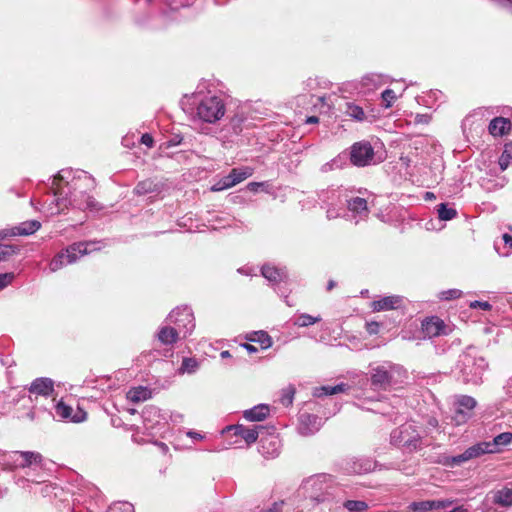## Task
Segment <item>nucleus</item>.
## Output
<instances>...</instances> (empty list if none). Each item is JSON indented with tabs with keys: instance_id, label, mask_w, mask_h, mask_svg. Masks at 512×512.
<instances>
[{
	"instance_id": "nucleus-1",
	"label": "nucleus",
	"mask_w": 512,
	"mask_h": 512,
	"mask_svg": "<svg viewBox=\"0 0 512 512\" xmlns=\"http://www.w3.org/2000/svg\"><path fill=\"white\" fill-rule=\"evenodd\" d=\"M54 194L50 203H45L44 212L57 215L69 207L80 210H99V203L90 195L95 187L91 175L83 170L62 169L53 178Z\"/></svg>"
},
{
	"instance_id": "nucleus-2",
	"label": "nucleus",
	"mask_w": 512,
	"mask_h": 512,
	"mask_svg": "<svg viewBox=\"0 0 512 512\" xmlns=\"http://www.w3.org/2000/svg\"><path fill=\"white\" fill-rule=\"evenodd\" d=\"M334 480L331 475L318 474L305 479L300 488L299 493L304 497V507L309 510L332 511L334 505Z\"/></svg>"
},
{
	"instance_id": "nucleus-3",
	"label": "nucleus",
	"mask_w": 512,
	"mask_h": 512,
	"mask_svg": "<svg viewBox=\"0 0 512 512\" xmlns=\"http://www.w3.org/2000/svg\"><path fill=\"white\" fill-rule=\"evenodd\" d=\"M195 109L194 121L202 125L200 130L204 134H210L207 125L219 123L226 114V102L224 97L217 92L198 89L192 96Z\"/></svg>"
},
{
	"instance_id": "nucleus-4",
	"label": "nucleus",
	"mask_w": 512,
	"mask_h": 512,
	"mask_svg": "<svg viewBox=\"0 0 512 512\" xmlns=\"http://www.w3.org/2000/svg\"><path fill=\"white\" fill-rule=\"evenodd\" d=\"M370 378L366 379L370 383L373 391H386L390 386L396 384L406 374L402 366L392 362H383L377 366H371Z\"/></svg>"
},
{
	"instance_id": "nucleus-5",
	"label": "nucleus",
	"mask_w": 512,
	"mask_h": 512,
	"mask_svg": "<svg viewBox=\"0 0 512 512\" xmlns=\"http://www.w3.org/2000/svg\"><path fill=\"white\" fill-rule=\"evenodd\" d=\"M349 190L343 186L328 187L318 193V200L321 207L326 210L327 219L333 220L345 216V206Z\"/></svg>"
},
{
	"instance_id": "nucleus-6",
	"label": "nucleus",
	"mask_w": 512,
	"mask_h": 512,
	"mask_svg": "<svg viewBox=\"0 0 512 512\" xmlns=\"http://www.w3.org/2000/svg\"><path fill=\"white\" fill-rule=\"evenodd\" d=\"M100 248L99 242L95 241L74 243L54 256L49 263V269L51 272H56L65 265L76 262L79 257Z\"/></svg>"
},
{
	"instance_id": "nucleus-7",
	"label": "nucleus",
	"mask_w": 512,
	"mask_h": 512,
	"mask_svg": "<svg viewBox=\"0 0 512 512\" xmlns=\"http://www.w3.org/2000/svg\"><path fill=\"white\" fill-rule=\"evenodd\" d=\"M391 444L403 447L409 452L416 451L421 445V436L418 426L408 422L394 429L390 434Z\"/></svg>"
},
{
	"instance_id": "nucleus-8",
	"label": "nucleus",
	"mask_w": 512,
	"mask_h": 512,
	"mask_svg": "<svg viewBox=\"0 0 512 512\" xmlns=\"http://www.w3.org/2000/svg\"><path fill=\"white\" fill-rule=\"evenodd\" d=\"M487 362L483 357L472 356L465 353L460 360V372L464 383L479 385L487 369Z\"/></svg>"
},
{
	"instance_id": "nucleus-9",
	"label": "nucleus",
	"mask_w": 512,
	"mask_h": 512,
	"mask_svg": "<svg viewBox=\"0 0 512 512\" xmlns=\"http://www.w3.org/2000/svg\"><path fill=\"white\" fill-rule=\"evenodd\" d=\"M29 399L34 406L32 410L27 414V416L31 419H35L36 411L40 410V407L43 405H39V398H43L47 402L50 400L49 398H53L55 393L54 381L48 377H39L34 379L28 387Z\"/></svg>"
},
{
	"instance_id": "nucleus-10",
	"label": "nucleus",
	"mask_w": 512,
	"mask_h": 512,
	"mask_svg": "<svg viewBox=\"0 0 512 512\" xmlns=\"http://www.w3.org/2000/svg\"><path fill=\"white\" fill-rule=\"evenodd\" d=\"M40 410L47 411L53 417H58L62 420H70L74 423L82 422L86 419V412L79 409L75 414H72L73 408L66 405L62 400L56 401L53 397L48 401V404L42 405Z\"/></svg>"
},
{
	"instance_id": "nucleus-11",
	"label": "nucleus",
	"mask_w": 512,
	"mask_h": 512,
	"mask_svg": "<svg viewBox=\"0 0 512 512\" xmlns=\"http://www.w3.org/2000/svg\"><path fill=\"white\" fill-rule=\"evenodd\" d=\"M166 322L173 324L184 338L190 335L195 328L192 310L187 306L172 310L166 318Z\"/></svg>"
},
{
	"instance_id": "nucleus-12",
	"label": "nucleus",
	"mask_w": 512,
	"mask_h": 512,
	"mask_svg": "<svg viewBox=\"0 0 512 512\" xmlns=\"http://www.w3.org/2000/svg\"><path fill=\"white\" fill-rule=\"evenodd\" d=\"M494 505H498L503 508H509L512 506V488L504 486L497 490H492L486 494L483 499L480 510L482 512H497Z\"/></svg>"
},
{
	"instance_id": "nucleus-13",
	"label": "nucleus",
	"mask_w": 512,
	"mask_h": 512,
	"mask_svg": "<svg viewBox=\"0 0 512 512\" xmlns=\"http://www.w3.org/2000/svg\"><path fill=\"white\" fill-rule=\"evenodd\" d=\"M369 213L367 200L356 195L354 190H349L345 206V216L354 221L355 224H358L360 221L366 220Z\"/></svg>"
},
{
	"instance_id": "nucleus-14",
	"label": "nucleus",
	"mask_w": 512,
	"mask_h": 512,
	"mask_svg": "<svg viewBox=\"0 0 512 512\" xmlns=\"http://www.w3.org/2000/svg\"><path fill=\"white\" fill-rule=\"evenodd\" d=\"M374 149L367 141L354 143L350 149V160L353 165L364 167L374 162Z\"/></svg>"
},
{
	"instance_id": "nucleus-15",
	"label": "nucleus",
	"mask_w": 512,
	"mask_h": 512,
	"mask_svg": "<svg viewBox=\"0 0 512 512\" xmlns=\"http://www.w3.org/2000/svg\"><path fill=\"white\" fill-rule=\"evenodd\" d=\"M492 454V450L490 448V444L488 441L479 442L469 448H467L463 453L453 456L448 460V464L452 467L459 466L464 462H467L471 459L478 458L484 454Z\"/></svg>"
},
{
	"instance_id": "nucleus-16",
	"label": "nucleus",
	"mask_w": 512,
	"mask_h": 512,
	"mask_svg": "<svg viewBox=\"0 0 512 512\" xmlns=\"http://www.w3.org/2000/svg\"><path fill=\"white\" fill-rule=\"evenodd\" d=\"M378 467L376 461L367 457H353L345 461L343 470L348 474H365Z\"/></svg>"
},
{
	"instance_id": "nucleus-17",
	"label": "nucleus",
	"mask_w": 512,
	"mask_h": 512,
	"mask_svg": "<svg viewBox=\"0 0 512 512\" xmlns=\"http://www.w3.org/2000/svg\"><path fill=\"white\" fill-rule=\"evenodd\" d=\"M142 417L146 429L151 432L155 429L160 430L168 421L167 413H162L161 410L155 406L146 407Z\"/></svg>"
},
{
	"instance_id": "nucleus-18",
	"label": "nucleus",
	"mask_w": 512,
	"mask_h": 512,
	"mask_svg": "<svg viewBox=\"0 0 512 512\" xmlns=\"http://www.w3.org/2000/svg\"><path fill=\"white\" fill-rule=\"evenodd\" d=\"M322 426V419L314 414L302 413L299 416L298 432L302 436L315 434Z\"/></svg>"
},
{
	"instance_id": "nucleus-19",
	"label": "nucleus",
	"mask_w": 512,
	"mask_h": 512,
	"mask_svg": "<svg viewBox=\"0 0 512 512\" xmlns=\"http://www.w3.org/2000/svg\"><path fill=\"white\" fill-rule=\"evenodd\" d=\"M259 452L265 458H275L280 453V440L275 435L262 437L259 445Z\"/></svg>"
},
{
	"instance_id": "nucleus-20",
	"label": "nucleus",
	"mask_w": 512,
	"mask_h": 512,
	"mask_svg": "<svg viewBox=\"0 0 512 512\" xmlns=\"http://www.w3.org/2000/svg\"><path fill=\"white\" fill-rule=\"evenodd\" d=\"M261 274L273 285H278L282 282L286 283L288 279L286 268H279L271 264L263 265L261 268Z\"/></svg>"
},
{
	"instance_id": "nucleus-21",
	"label": "nucleus",
	"mask_w": 512,
	"mask_h": 512,
	"mask_svg": "<svg viewBox=\"0 0 512 512\" xmlns=\"http://www.w3.org/2000/svg\"><path fill=\"white\" fill-rule=\"evenodd\" d=\"M262 425L247 428L243 425H234L227 427L228 431H233L235 436L241 437L248 445L254 443L258 439L259 431L263 430Z\"/></svg>"
},
{
	"instance_id": "nucleus-22",
	"label": "nucleus",
	"mask_w": 512,
	"mask_h": 512,
	"mask_svg": "<svg viewBox=\"0 0 512 512\" xmlns=\"http://www.w3.org/2000/svg\"><path fill=\"white\" fill-rule=\"evenodd\" d=\"M16 456V466L15 468H27L32 465H40L42 462V455L38 452L32 451H19Z\"/></svg>"
},
{
	"instance_id": "nucleus-23",
	"label": "nucleus",
	"mask_w": 512,
	"mask_h": 512,
	"mask_svg": "<svg viewBox=\"0 0 512 512\" xmlns=\"http://www.w3.org/2000/svg\"><path fill=\"white\" fill-rule=\"evenodd\" d=\"M170 325H162L158 330L157 339L163 345H172L180 338V331Z\"/></svg>"
},
{
	"instance_id": "nucleus-24",
	"label": "nucleus",
	"mask_w": 512,
	"mask_h": 512,
	"mask_svg": "<svg viewBox=\"0 0 512 512\" xmlns=\"http://www.w3.org/2000/svg\"><path fill=\"white\" fill-rule=\"evenodd\" d=\"M402 305V297L397 295L385 296L379 300L372 302V309L374 311H387L397 309Z\"/></svg>"
},
{
	"instance_id": "nucleus-25",
	"label": "nucleus",
	"mask_w": 512,
	"mask_h": 512,
	"mask_svg": "<svg viewBox=\"0 0 512 512\" xmlns=\"http://www.w3.org/2000/svg\"><path fill=\"white\" fill-rule=\"evenodd\" d=\"M511 128L509 119L504 117H496L491 120L488 126L489 133L493 136H503L508 133Z\"/></svg>"
},
{
	"instance_id": "nucleus-26",
	"label": "nucleus",
	"mask_w": 512,
	"mask_h": 512,
	"mask_svg": "<svg viewBox=\"0 0 512 512\" xmlns=\"http://www.w3.org/2000/svg\"><path fill=\"white\" fill-rule=\"evenodd\" d=\"M40 227L41 224L37 220L25 221L19 224L18 226L13 227L11 229V234L13 236H28L38 231Z\"/></svg>"
},
{
	"instance_id": "nucleus-27",
	"label": "nucleus",
	"mask_w": 512,
	"mask_h": 512,
	"mask_svg": "<svg viewBox=\"0 0 512 512\" xmlns=\"http://www.w3.org/2000/svg\"><path fill=\"white\" fill-rule=\"evenodd\" d=\"M269 414V407L265 404H259L251 409L245 410L243 416L249 421H262Z\"/></svg>"
},
{
	"instance_id": "nucleus-28",
	"label": "nucleus",
	"mask_w": 512,
	"mask_h": 512,
	"mask_svg": "<svg viewBox=\"0 0 512 512\" xmlns=\"http://www.w3.org/2000/svg\"><path fill=\"white\" fill-rule=\"evenodd\" d=\"M349 388H350L349 385H347L345 383H340L335 386H330V385L320 386V387H316L314 389L313 395L315 397L329 396V395H334V394H338V393H344Z\"/></svg>"
},
{
	"instance_id": "nucleus-29",
	"label": "nucleus",
	"mask_w": 512,
	"mask_h": 512,
	"mask_svg": "<svg viewBox=\"0 0 512 512\" xmlns=\"http://www.w3.org/2000/svg\"><path fill=\"white\" fill-rule=\"evenodd\" d=\"M253 173V168L245 166L240 168H233L227 176L231 181L232 185L235 186L244 181L245 179L249 178L250 176H252Z\"/></svg>"
},
{
	"instance_id": "nucleus-30",
	"label": "nucleus",
	"mask_w": 512,
	"mask_h": 512,
	"mask_svg": "<svg viewBox=\"0 0 512 512\" xmlns=\"http://www.w3.org/2000/svg\"><path fill=\"white\" fill-rule=\"evenodd\" d=\"M151 390L147 387L138 386L133 387L127 392V399L133 403L146 401L151 398Z\"/></svg>"
},
{
	"instance_id": "nucleus-31",
	"label": "nucleus",
	"mask_w": 512,
	"mask_h": 512,
	"mask_svg": "<svg viewBox=\"0 0 512 512\" xmlns=\"http://www.w3.org/2000/svg\"><path fill=\"white\" fill-rule=\"evenodd\" d=\"M386 83V77L377 73H369L362 77L361 84L367 90L375 89Z\"/></svg>"
},
{
	"instance_id": "nucleus-32",
	"label": "nucleus",
	"mask_w": 512,
	"mask_h": 512,
	"mask_svg": "<svg viewBox=\"0 0 512 512\" xmlns=\"http://www.w3.org/2000/svg\"><path fill=\"white\" fill-rule=\"evenodd\" d=\"M512 442V433L503 432L493 438L492 441H488L492 453H498L502 447L509 445Z\"/></svg>"
},
{
	"instance_id": "nucleus-33",
	"label": "nucleus",
	"mask_w": 512,
	"mask_h": 512,
	"mask_svg": "<svg viewBox=\"0 0 512 512\" xmlns=\"http://www.w3.org/2000/svg\"><path fill=\"white\" fill-rule=\"evenodd\" d=\"M135 193L138 195H145L159 191V183L152 179H146L139 182L135 189Z\"/></svg>"
},
{
	"instance_id": "nucleus-34",
	"label": "nucleus",
	"mask_w": 512,
	"mask_h": 512,
	"mask_svg": "<svg viewBox=\"0 0 512 512\" xmlns=\"http://www.w3.org/2000/svg\"><path fill=\"white\" fill-rule=\"evenodd\" d=\"M19 451L2 452L0 450V467L2 470H15L16 456Z\"/></svg>"
},
{
	"instance_id": "nucleus-35",
	"label": "nucleus",
	"mask_w": 512,
	"mask_h": 512,
	"mask_svg": "<svg viewBox=\"0 0 512 512\" xmlns=\"http://www.w3.org/2000/svg\"><path fill=\"white\" fill-rule=\"evenodd\" d=\"M458 409H457V418L461 417V419L465 418L464 410L466 409L468 411L472 410L476 406V400L467 395H462L458 399Z\"/></svg>"
},
{
	"instance_id": "nucleus-36",
	"label": "nucleus",
	"mask_w": 512,
	"mask_h": 512,
	"mask_svg": "<svg viewBox=\"0 0 512 512\" xmlns=\"http://www.w3.org/2000/svg\"><path fill=\"white\" fill-rule=\"evenodd\" d=\"M247 339L249 341L259 343L261 345L262 349H268L273 344L272 338L265 331L253 332V334L251 336H249Z\"/></svg>"
},
{
	"instance_id": "nucleus-37",
	"label": "nucleus",
	"mask_w": 512,
	"mask_h": 512,
	"mask_svg": "<svg viewBox=\"0 0 512 512\" xmlns=\"http://www.w3.org/2000/svg\"><path fill=\"white\" fill-rule=\"evenodd\" d=\"M503 247H500L499 242L494 243V248L500 256L507 257L512 253V236L505 233L502 236Z\"/></svg>"
},
{
	"instance_id": "nucleus-38",
	"label": "nucleus",
	"mask_w": 512,
	"mask_h": 512,
	"mask_svg": "<svg viewBox=\"0 0 512 512\" xmlns=\"http://www.w3.org/2000/svg\"><path fill=\"white\" fill-rule=\"evenodd\" d=\"M512 160V141L508 142L504 146V150L499 158V166L502 171L506 170Z\"/></svg>"
},
{
	"instance_id": "nucleus-39",
	"label": "nucleus",
	"mask_w": 512,
	"mask_h": 512,
	"mask_svg": "<svg viewBox=\"0 0 512 512\" xmlns=\"http://www.w3.org/2000/svg\"><path fill=\"white\" fill-rule=\"evenodd\" d=\"M345 113H346V115H348L349 117H351L357 121H362L365 119V112H364L363 108L354 103H350V102L346 103Z\"/></svg>"
},
{
	"instance_id": "nucleus-40",
	"label": "nucleus",
	"mask_w": 512,
	"mask_h": 512,
	"mask_svg": "<svg viewBox=\"0 0 512 512\" xmlns=\"http://www.w3.org/2000/svg\"><path fill=\"white\" fill-rule=\"evenodd\" d=\"M437 211L439 219L444 221L452 220L457 215V211L452 207H448L445 203L439 204Z\"/></svg>"
},
{
	"instance_id": "nucleus-41",
	"label": "nucleus",
	"mask_w": 512,
	"mask_h": 512,
	"mask_svg": "<svg viewBox=\"0 0 512 512\" xmlns=\"http://www.w3.org/2000/svg\"><path fill=\"white\" fill-rule=\"evenodd\" d=\"M343 506L349 512H365L368 509V504L361 500H347Z\"/></svg>"
},
{
	"instance_id": "nucleus-42",
	"label": "nucleus",
	"mask_w": 512,
	"mask_h": 512,
	"mask_svg": "<svg viewBox=\"0 0 512 512\" xmlns=\"http://www.w3.org/2000/svg\"><path fill=\"white\" fill-rule=\"evenodd\" d=\"M409 511L412 512H428L434 509L433 500L412 502L408 506Z\"/></svg>"
},
{
	"instance_id": "nucleus-43",
	"label": "nucleus",
	"mask_w": 512,
	"mask_h": 512,
	"mask_svg": "<svg viewBox=\"0 0 512 512\" xmlns=\"http://www.w3.org/2000/svg\"><path fill=\"white\" fill-rule=\"evenodd\" d=\"M19 252V248L15 245L0 244V262L7 261Z\"/></svg>"
},
{
	"instance_id": "nucleus-44",
	"label": "nucleus",
	"mask_w": 512,
	"mask_h": 512,
	"mask_svg": "<svg viewBox=\"0 0 512 512\" xmlns=\"http://www.w3.org/2000/svg\"><path fill=\"white\" fill-rule=\"evenodd\" d=\"M199 363L195 358H184L180 367L181 373L193 374L197 371Z\"/></svg>"
},
{
	"instance_id": "nucleus-45",
	"label": "nucleus",
	"mask_w": 512,
	"mask_h": 512,
	"mask_svg": "<svg viewBox=\"0 0 512 512\" xmlns=\"http://www.w3.org/2000/svg\"><path fill=\"white\" fill-rule=\"evenodd\" d=\"M294 395L295 388L290 385L282 389L279 401L283 406L288 407L293 403Z\"/></svg>"
},
{
	"instance_id": "nucleus-46",
	"label": "nucleus",
	"mask_w": 512,
	"mask_h": 512,
	"mask_svg": "<svg viewBox=\"0 0 512 512\" xmlns=\"http://www.w3.org/2000/svg\"><path fill=\"white\" fill-rule=\"evenodd\" d=\"M319 321H321V317L319 316L314 317L309 314H301L299 317H297L294 324L298 327H307L315 323H318Z\"/></svg>"
},
{
	"instance_id": "nucleus-47",
	"label": "nucleus",
	"mask_w": 512,
	"mask_h": 512,
	"mask_svg": "<svg viewBox=\"0 0 512 512\" xmlns=\"http://www.w3.org/2000/svg\"><path fill=\"white\" fill-rule=\"evenodd\" d=\"M108 512H134V507L129 502H116L109 507Z\"/></svg>"
},
{
	"instance_id": "nucleus-48",
	"label": "nucleus",
	"mask_w": 512,
	"mask_h": 512,
	"mask_svg": "<svg viewBox=\"0 0 512 512\" xmlns=\"http://www.w3.org/2000/svg\"><path fill=\"white\" fill-rule=\"evenodd\" d=\"M231 187H233V185H232L231 181L229 180L228 176L226 175L223 178H221L220 180H218L216 183L213 184V186L211 187V191L219 192V191L229 189Z\"/></svg>"
},
{
	"instance_id": "nucleus-49",
	"label": "nucleus",
	"mask_w": 512,
	"mask_h": 512,
	"mask_svg": "<svg viewBox=\"0 0 512 512\" xmlns=\"http://www.w3.org/2000/svg\"><path fill=\"white\" fill-rule=\"evenodd\" d=\"M385 108H390L396 100V94L392 89H386L381 94Z\"/></svg>"
},
{
	"instance_id": "nucleus-50",
	"label": "nucleus",
	"mask_w": 512,
	"mask_h": 512,
	"mask_svg": "<svg viewBox=\"0 0 512 512\" xmlns=\"http://www.w3.org/2000/svg\"><path fill=\"white\" fill-rule=\"evenodd\" d=\"M341 167V161L339 158H334L326 163H324L321 167H320V171L322 173H328V172H331L333 171L334 169L336 168H340Z\"/></svg>"
},
{
	"instance_id": "nucleus-51",
	"label": "nucleus",
	"mask_w": 512,
	"mask_h": 512,
	"mask_svg": "<svg viewBox=\"0 0 512 512\" xmlns=\"http://www.w3.org/2000/svg\"><path fill=\"white\" fill-rule=\"evenodd\" d=\"M440 299L442 300H453L458 299L462 296V291L459 289H449L440 293Z\"/></svg>"
},
{
	"instance_id": "nucleus-52",
	"label": "nucleus",
	"mask_w": 512,
	"mask_h": 512,
	"mask_svg": "<svg viewBox=\"0 0 512 512\" xmlns=\"http://www.w3.org/2000/svg\"><path fill=\"white\" fill-rule=\"evenodd\" d=\"M443 328V322L439 320L428 322L426 325V330L428 333L433 335H439Z\"/></svg>"
},
{
	"instance_id": "nucleus-53",
	"label": "nucleus",
	"mask_w": 512,
	"mask_h": 512,
	"mask_svg": "<svg viewBox=\"0 0 512 512\" xmlns=\"http://www.w3.org/2000/svg\"><path fill=\"white\" fill-rule=\"evenodd\" d=\"M15 278V274L13 272H7L0 274V290L7 287Z\"/></svg>"
},
{
	"instance_id": "nucleus-54",
	"label": "nucleus",
	"mask_w": 512,
	"mask_h": 512,
	"mask_svg": "<svg viewBox=\"0 0 512 512\" xmlns=\"http://www.w3.org/2000/svg\"><path fill=\"white\" fill-rule=\"evenodd\" d=\"M469 307L472 308V309H482L484 311H488L492 308L491 304L487 301H478V300H475V301H472L470 302L469 304Z\"/></svg>"
},
{
	"instance_id": "nucleus-55",
	"label": "nucleus",
	"mask_w": 512,
	"mask_h": 512,
	"mask_svg": "<svg viewBox=\"0 0 512 512\" xmlns=\"http://www.w3.org/2000/svg\"><path fill=\"white\" fill-rule=\"evenodd\" d=\"M242 121H243L242 118H240L238 116H235L231 119L230 125L235 134H239L242 131V127H241Z\"/></svg>"
},
{
	"instance_id": "nucleus-56",
	"label": "nucleus",
	"mask_w": 512,
	"mask_h": 512,
	"mask_svg": "<svg viewBox=\"0 0 512 512\" xmlns=\"http://www.w3.org/2000/svg\"><path fill=\"white\" fill-rule=\"evenodd\" d=\"M454 503V500L451 499H443V500H433L434 509H441L451 506Z\"/></svg>"
},
{
	"instance_id": "nucleus-57",
	"label": "nucleus",
	"mask_w": 512,
	"mask_h": 512,
	"mask_svg": "<svg viewBox=\"0 0 512 512\" xmlns=\"http://www.w3.org/2000/svg\"><path fill=\"white\" fill-rule=\"evenodd\" d=\"M431 121V116L428 114H416L414 117V123L416 124H428Z\"/></svg>"
},
{
	"instance_id": "nucleus-58",
	"label": "nucleus",
	"mask_w": 512,
	"mask_h": 512,
	"mask_svg": "<svg viewBox=\"0 0 512 512\" xmlns=\"http://www.w3.org/2000/svg\"><path fill=\"white\" fill-rule=\"evenodd\" d=\"M141 143L150 148L153 146V143H154L153 137L148 133L143 134L141 136Z\"/></svg>"
},
{
	"instance_id": "nucleus-59",
	"label": "nucleus",
	"mask_w": 512,
	"mask_h": 512,
	"mask_svg": "<svg viewBox=\"0 0 512 512\" xmlns=\"http://www.w3.org/2000/svg\"><path fill=\"white\" fill-rule=\"evenodd\" d=\"M186 435L195 441H200V440L204 439V435H202L199 432L193 431V430L187 431Z\"/></svg>"
},
{
	"instance_id": "nucleus-60",
	"label": "nucleus",
	"mask_w": 512,
	"mask_h": 512,
	"mask_svg": "<svg viewBox=\"0 0 512 512\" xmlns=\"http://www.w3.org/2000/svg\"><path fill=\"white\" fill-rule=\"evenodd\" d=\"M264 184H265L264 182H250L247 185V188H248V190H250L252 192H257L260 187L264 186Z\"/></svg>"
},
{
	"instance_id": "nucleus-61",
	"label": "nucleus",
	"mask_w": 512,
	"mask_h": 512,
	"mask_svg": "<svg viewBox=\"0 0 512 512\" xmlns=\"http://www.w3.org/2000/svg\"><path fill=\"white\" fill-rule=\"evenodd\" d=\"M169 419L173 422V423H181L182 420H183V415L180 414V413H171L169 415Z\"/></svg>"
},
{
	"instance_id": "nucleus-62",
	"label": "nucleus",
	"mask_w": 512,
	"mask_h": 512,
	"mask_svg": "<svg viewBox=\"0 0 512 512\" xmlns=\"http://www.w3.org/2000/svg\"><path fill=\"white\" fill-rule=\"evenodd\" d=\"M367 330L370 334H375L378 332V324L376 322L369 323L367 325Z\"/></svg>"
},
{
	"instance_id": "nucleus-63",
	"label": "nucleus",
	"mask_w": 512,
	"mask_h": 512,
	"mask_svg": "<svg viewBox=\"0 0 512 512\" xmlns=\"http://www.w3.org/2000/svg\"><path fill=\"white\" fill-rule=\"evenodd\" d=\"M249 353H256L257 348L251 344L245 343L242 345Z\"/></svg>"
},
{
	"instance_id": "nucleus-64",
	"label": "nucleus",
	"mask_w": 512,
	"mask_h": 512,
	"mask_svg": "<svg viewBox=\"0 0 512 512\" xmlns=\"http://www.w3.org/2000/svg\"><path fill=\"white\" fill-rule=\"evenodd\" d=\"M449 512H468V510L466 508H464L463 506H458V507H455L454 509H452Z\"/></svg>"
}]
</instances>
